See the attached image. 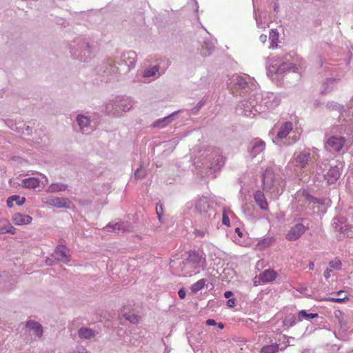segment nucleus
Segmentation results:
<instances>
[{
	"mask_svg": "<svg viewBox=\"0 0 353 353\" xmlns=\"http://www.w3.org/2000/svg\"><path fill=\"white\" fill-rule=\"evenodd\" d=\"M306 230V227L301 223L292 226L286 234V239L289 241H295L299 239Z\"/></svg>",
	"mask_w": 353,
	"mask_h": 353,
	"instance_id": "obj_20",
	"label": "nucleus"
},
{
	"mask_svg": "<svg viewBox=\"0 0 353 353\" xmlns=\"http://www.w3.org/2000/svg\"><path fill=\"white\" fill-rule=\"evenodd\" d=\"M255 19L256 22V25L258 28L263 29L265 28L268 25L266 22H262L261 19V17H258L256 15H255Z\"/></svg>",
	"mask_w": 353,
	"mask_h": 353,
	"instance_id": "obj_49",
	"label": "nucleus"
},
{
	"mask_svg": "<svg viewBox=\"0 0 353 353\" xmlns=\"http://www.w3.org/2000/svg\"><path fill=\"white\" fill-rule=\"evenodd\" d=\"M344 168V162L339 160H333L329 163L323 161L316 163V171L314 178L319 182L322 181V185L334 184Z\"/></svg>",
	"mask_w": 353,
	"mask_h": 353,
	"instance_id": "obj_3",
	"label": "nucleus"
},
{
	"mask_svg": "<svg viewBox=\"0 0 353 353\" xmlns=\"http://www.w3.org/2000/svg\"><path fill=\"white\" fill-rule=\"evenodd\" d=\"M252 97L251 101L245 99L236 106L238 114L246 117H254L256 113L275 109L281 101L280 94L270 92H261L258 88L253 90Z\"/></svg>",
	"mask_w": 353,
	"mask_h": 353,
	"instance_id": "obj_1",
	"label": "nucleus"
},
{
	"mask_svg": "<svg viewBox=\"0 0 353 353\" xmlns=\"http://www.w3.org/2000/svg\"><path fill=\"white\" fill-rule=\"evenodd\" d=\"M123 316L126 320L132 323H137L139 321V316L134 314H125Z\"/></svg>",
	"mask_w": 353,
	"mask_h": 353,
	"instance_id": "obj_46",
	"label": "nucleus"
},
{
	"mask_svg": "<svg viewBox=\"0 0 353 353\" xmlns=\"http://www.w3.org/2000/svg\"><path fill=\"white\" fill-rule=\"evenodd\" d=\"M186 207L189 209L194 208V212L205 221H211L216 216V212L206 196L197 198L194 203H187Z\"/></svg>",
	"mask_w": 353,
	"mask_h": 353,
	"instance_id": "obj_10",
	"label": "nucleus"
},
{
	"mask_svg": "<svg viewBox=\"0 0 353 353\" xmlns=\"http://www.w3.org/2000/svg\"><path fill=\"white\" fill-rule=\"evenodd\" d=\"M26 327L30 330L34 331V334L38 336L41 337L43 334V327L40 323L34 321H28L26 323Z\"/></svg>",
	"mask_w": 353,
	"mask_h": 353,
	"instance_id": "obj_33",
	"label": "nucleus"
},
{
	"mask_svg": "<svg viewBox=\"0 0 353 353\" xmlns=\"http://www.w3.org/2000/svg\"><path fill=\"white\" fill-rule=\"evenodd\" d=\"M233 295V292L232 291H226L224 293V296L225 298L226 299H229L230 297H231Z\"/></svg>",
	"mask_w": 353,
	"mask_h": 353,
	"instance_id": "obj_62",
	"label": "nucleus"
},
{
	"mask_svg": "<svg viewBox=\"0 0 353 353\" xmlns=\"http://www.w3.org/2000/svg\"><path fill=\"white\" fill-rule=\"evenodd\" d=\"M327 108L330 110H341V105L339 104L338 103L334 102V101H330L326 105Z\"/></svg>",
	"mask_w": 353,
	"mask_h": 353,
	"instance_id": "obj_48",
	"label": "nucleus"
},
{
	"mask_svg": "<svg viewBox=\"0 0 353 353\" xmlns=\"http://www.w3.org/2000/svg\"><path fill=\"white\" fill-rule=\"evenodd\" d=\"M203 159L202 165L203 168L208 170L207 174L215 177V173L219 171L225 163V158L219 148H209L202 154Z\"/></svg>",
	"mask_w": 353,
	"mask_h": 353,
	"instance_id": "obj_7",
	"label": "nucleus"
},
{
	"mask_svg": "<svg viewBox=\"0 0 353 353\" xmlns=\"http://www.w3.org/2000/svg\"><path fill=\"white\" fill-rule=\"evenodd\" d=\"M285 185L284 179L275 174L271 169H267L263 174V188L273 199H277L283 192Z\"/></svg>",
	"mask_w": 353,
	"mask_h": 353,
	"instance_id": "obj_6",
	"label": "nucleus"
},
{
	"mask_svg": "<svg viewBox=\"0 0 353 353\" xmlns=\"http://www.w3.org/2000/svg\"><path fill=\"white\" fill-rule=\"evenodd\" d=\"M227 83L228 88L234 94H239L243 98L237 106L245 99L251 101L253 90L258 88L256 83L252 82L249 77H244L238 74H234L229 77Z\"/></svg>",
	"mask_w": 353,
	"mask_h": 353,
	"instance_id": "obj_4",
	"label": "nucleus"
},
{
	"mask_svg": "<svg viewBox=\"0 0 353 353\" xmlns=\"http://www.w3.org/2000/svg\"><path fill=\"white\" fill-rule=\"evenodd\" d=\"M293 129V124L290 121H286L283 123L277 133L276 137L274 139V142L276 143H279L280 139H283L287 137V136L290 134V132Z\"/></svg>",
	"mask_w": 353,
	"mask_h": 353,
	"instance_id": "obj_24",
	"label": "nucleus"
},
{
	"mask_svg": "<svg viewBox=\"0 0 353 353\" xmlns=\"http://www.w3.org/2000/svg\"><path fill=\"white\" fill-rule=\"evenodd\" d=\"M68 188V185L62 183H53L50 184L46 190L48 193H56L63 192Z\"/></svg>",
	"mask_w": 353,
	"mask_h": 353,
	"instance_id": "obj_36",
	"label": "nucleus"
},
{
	"mask_svg": "<svg viewBox=\"0 0 353 353\" xmlns=\"http://www.w3.org/2000/svg\"><path fill=\"white\" fill-rule=\"evenodd\" d=\"M259 40L261 43H265L267 41V36L265 34H261L259 37Z\"/></svg>",
	"mask_w": 353,
	"mask_h": 353,
	"instance_id": "obj_61",
	"label": "nucleus"
},
{
	"mask_svg": "<svg viewBox=\"0 0 353 353\" xmlns=\"http://www.w3.org/2000/svg\"><path fill=\"white\" fill-rule=\"evenodd\" d=\"M332 272V270L331 268H327L324 272L323 276L326 280H328L331 276V272Z\"/></svg>",
	"mask_w": 353,
	"mask_h": 353,
	"instance_id": "obj_53",
	"label": "nucleus"
},
{
	"mask_svg": "<svg viewBox=\"0 0 353 353\" xmlns=\"http://www.w3.org/2000/svg\"><path fill=\"white\" fill-rule=\"evenodd\" d=\"M46 263H47V265H52L54 264V263H53V260H52V259H48L46 260Z\"/></svg>",
	"mask_w": 353,
	"mask_h": 353,
	"instance_id": "obj_64",
	"label": "nucleus"
},
{
	"mask_svg": "<svg viewBox=\"0 0 353 353\" xmlns=\"http://www.w3.org/2000/svg\"><path fill=\"white\" fill-rule=\"evenodd\" d=\"M279 58L276 56H270L268 58L266 61L267 74L272 76L273 74L281 75L286 71L292 70L296 72L297 68L296 63H288L284 61L279 63Z\"/></svg>",
	"mask_w": 353,
	"mask_h": 353,
	"instance_id": "obj_11",
	"label": "nucleus"
},
{
	"mask_svg": "<svg viewBox=\"0 0 353 353\" xmlns=\"http://www.w3.org/2000/svg\"><path fill=\"white\" fill-rule=\"evenodd\" d=\"M7 206L10 208L14 206V199H12V196L7 199Z\"/></svg>",
	"mask_w": 353,
	"mask_h": 353,
	"instance_id": "obj_56",
	"label": "nucleus"
},
{
	"mask_svg": "<svg viewBox=\"0 0 353 353\" xmlns=\"http://www.w3.org/2000/svg\"><path fill=\"white\" fill-rule=\"evenodd\" d=\"M205 281L203 279H201L199 281H198L197 282L194 283L192 285V291L194 292H197L199 291H200L201 290H202L205 285Z\"/></svg>",
	"mask_w": 353,
	"mask_h": 353,
	"instance_id": "obj_44",
	"label": "nucleus"
},
{
	"mask_svg": "<svg viewBox=\"0 0 353 353\" xmlns=\"http://www.w3.org/2000/svg\"><path fill=\"white\" fill-rule=\"evenodd\" d=\"M38 174L41 178L32 176L22 179L20 184L21 186L24 188L32 190L39 188V190L41 188H44L47 184H48V179L43 174L38 173Z\"/></svg>",
	"mask_w": 353,
	"mask_h": 353,
	"instance_id": "obj_13",
	"label": "nucleus"
},
{
	"mask_svg": "<svg viewBox=\"0 0 353 353\" xmlns=\"http://www.w3.org/2000/svg\"><path fill=\"white\" fill-rule=\"evenodd\" d=\"M156 212L158 216V219L161 221V215L163 212V206L161 204H157L156 207Z\"/></svg>",
	"mask_w": 353,
	"mask_h": 353,
	"instance_id": "obj_50",
	"label": "nucleus"
},
{
	"mask_svg": "<svg viewBox=\"0 0 353 353\" xmlns=\"http://www.w3.org/2000/svg\"><path fill=\"white\" fill-rule=\"evenodd\" d=\"M216 39H206L204 41L201 54L203 56L207 57L212 54L214 50Z\"/></svg>",
	"mask_w": 353,
	"mask_h": 353,
	"instance_id": "obj_32",
	"label": "nucleus"
},
{
	"mask_svg": "<svg viewBox=\"0 0 353 353\" xmlns=\"http://www.w3.org/2000/svg\"><path fill=\"white\" fill-rule=\"evenodd\" d=\"M132 105V100L130 97L117 96L105 104L104 111L108 115L119 117L123 112H128Z\"/></svg>",
	"mask_w": 353,
	"mask_h": 353,
	"instance_id": "obj_8",
	"label": "nucleus"
},
{
	"mask_svg": "<svg viewBox=\"0 0 353 353\" xmlns=\"http://www.w3.org/2000/svg\"><path fill=\"white\" fill-rule=\"evenodd\" d=\"M146 174V171L141 166L137 168L134 172V178L135 179H139L144 177Z\"/></svg>",
	"mask_w": 353,
	"mask_h": 353,
	"instance_id": "obj_45",
	"label": "nucleus"
},
{
	"mask_svg": "<svg viewBox=\"0 0 353 353\" xmlns=\"http://www.w3.org/2000/svg\"><path fill=\"white\" fill-rule=\"evenodd\" d=\"M265 148V143L261 139H254L250 143V154L254 158L263 152Z\"/></svg>",
	"mask_w": 353,
	"mask_h": 353,
	"instance_id": "obj_25",
	"label": "nucleus"
},
{
	"mask_svg": "<svg viewBox=\"0 0 353 353\" xmlns=\"http://www.w3.org/2000/svg\"><path fill=\"white\" fill-rule=\"evenodd\" d=\"M70 52L73 59L86 62L94 56L95 47L83 37H77L70 43Z\"/></svg>",
	"mask_w": 353,
	"mask_h": 353,
	"instance_id": "obj_5",
	"label": "nucleus"
},
{
	"mask_svg": "<svg viewBox=\"0 0 353 353\" xmlns=\"http://www.w3.org/2000/svg\"><path fill=\"white\" fill-rule=\"evenodd\" d=\"M317 316H318L317 313H307L305 310H301L298 313L297 318H298V321H301L303 319L310 320L312 319L316 318Z\"/></svg>",
	"mask_w": 353,
	"mask_h": 353,
	"instance_id": "obj_39",
	"label": "nucleus"
},
{
	"mask_svg": "<svg viewBox=\"0 0 353 353\" xmlns=\"http://www.w3.org/2000/svg\"><path fill=\"white\" fill-rule=\"evenodd\" d=\"M277 273L272 269H268L260 273L259 279L263 283H269L274 281L276 278Z\"/></svg>",
	"mask_w": 353,
	"mask_h": 353,
	"instance_id": "obj_30",
	"label": "nucleus"
},
{
	"mask_svg": "<svg viewBox=\"0 0 353 353\" xmlns=\"http://www.w3.org/2000/svg\"><path fill=\"white\" fill-rule=\"evenodd\" d=\"M223 223L226 225L230 224V219L224 213L223 214Z\"/></svg>",
	"mask_w": 353,
	"mask_h": 353,
	"instance_id": "obj_59",
	"label": "nucleus"
},
{
	"mask_svg": "<svg viewBox=\"0 0 353 353\" xmlns=\"http://www.w3.org/2000/svg\"><path fill=\"white\" fill-rule=\"evenodd\" d=\"M297 321H299L297 316L290 314L285 318L283 323L285 325L292 327L294 325Z\"/></svg>",
	"mask_w": 353,
	"mask_h": 353,
	"instance_id": "obj_42",
	"label": "nucleus"
},
{
	"mask_svg": "<svg viewBox=\"0 0 353 353\" xmlns=\"http://www.w3.org/2000/svg\"><path fill=\"white\" fill-rule=\"evenodd\" d=\"M298 204L301 207L313 210L315 212V208H319L320 205L324 204L325 201L312 196L307 190H303L297 194Z\"/></svg>",
	"mask_w": 353,
	"mask_h": 353,
	"instance_id": "obj_12",
	"label": "nucleus"
},
{
	"mask_svg": "<svg viewBox=\"0 0 353 353\" xmlns=\"http://www.w3.org/2000/svg\"><path fill=\"white\" fill-rule=\"evenodd\" d=\"M162 72H160V67L158 65L148 67L145 68L142 72V77L145 79L144 81L138 79L140 82H150L152 80L157 79L161 75Z\"/></svg>",
	"mask_w": 353,
	"mask_h": 353,
	"instance_id": "obj_17",
	"label": "nucleus"
},
{
	"mask_svg": "<svg viewBox=\"0 0 353 353\" xmlns=\"http://www.w3.org/2000/svg\"><path fill=\"white\" fill-rule=\"evenodd\" d=\"M205 103V101L201 100L196 105L192 110V112L193 114H196L201 108L202 106H203Z\"/></svg>",
	"mask_w": 353,
	"mask_h": 353,
	"instance_id": "obj_51",
	"label": "nucleus"
},
{
	"mask_svg": "<svg viewBox=\"0 0 353 353\" xmlns=\"http://www.w3.org/2000/svg\"><path fill=\"white\" fill-rule=\"evenodd\" d=\"M206 324L209 326H213L215 325L216 323L214 319H208L206 321Z\"/></svg>",
	"mask_w": 353,
	"mask_h": 353,
	"instance_id": "obj_60",
	"label": "nucleus"
},
{
	"mask_svg": "<svg viewBox=\"0 0 353 353\" xmlns=\"http://www.w3.org/2000/svg\"><path fill=\"white\" fill-rule=\"evenodd\" d=\"M205 254L197 251L190 252L188 258L181 265V275L183 276H192L196 274L195 270L205 266Z\"/></svg>",
	"mask_w": 353,
	"mask_h": 353,
	"instance_id": "obj_9",
	"label": "nucleus"
},
{
	"mask_svg": "<svg viewBox=\"0 0 353 353\" xmlns=\"http://www.w3.org/2000/svg\"><path fill=\"white\" fill-rule=\"evenodd\" d=\"M336 132L340 134V136L346 137L347 141H353V121H347L336 127Z\"/></svg>",
	"mask_w": 353,
	"mask_h": 353,
	"instance_id": "obj_19",
	"label": "nucleus"
},
{
	"mask_svg": "<svg viewBox=\"0 0 353 353\" xmlns=\"http://www.w3.org/2000/svg\"><path fill=\"white\" fill-rule=\"evenodd\" d=\"M105 229L107 232H112L119 234L120 233L130 231L131 229V225L127 221H121L109 224L105 228Z\"/></svg>",
	"mask_w": 353,
	"mask_h": 353,
	"instance_id": "obj_21",
	"label": "nucleus"
},
{
	"mask_svg": "<svg viewBox=\"0 0 353 353\" xmlns=\"http://www.w3.org/2000/svg\"><path fill=\"white\" fill-rule=\"evenodd\" d=\"M254 198L261 210H265L268 209V204L263 192L257 190L254 194Z\"/></svg>",
	"mask_w": 353,
	"mask_h": 353,
	"instance_id": "obj_31",
	"label": "nucleus"
},
{
	"mask_svg": "<svg viewBox=\"0 0 353 353\" xmlns=\"http://www.w3.org/2000/svg\"><path fill=\"white\" fill-rule=\"evenodd\" d=\"M288 345H285L283 347L279 348V345L276 343H272L270 345H266L263 346L260 350V353H277L279 350H283Z\"/></svg>",
	"mask_w": 353,
	"mask_h": 353,
	"instance_id": "obj_35",
	"label": "nucleus"
},
{
	"mask_svg": "<svg viewBox=\"0 0 353 353\" xmlns=\"http://www.w3.org/2000/svg\"><path fill=\"white\" fill-rule=\"evenodd\" d=\"M119 64H124L127 66V70H129L134 67L137 61V54L134 51H129L124 52L121 54L120 58Z\"/></svg>",
	"mask_w": 353,
	"mask_h": 353,
	"instance_id": "obj_23",
	"label": "nucleus"
},
{
	"mask_svg": "<svg viewBox=\"0 0 353 353\" xmlns=\"http://www.w3.org/2000/svg\"><path fill=\"white\" fill-rule=\"evenodd\" d=\"M103 67L105 69L103 71V74L107 77L111 76L118 71V68L115 65H112L110 63H105Z\"/></svg>",
	"mask_w": 353,
	"mask_h": 353,
	"instance_id": "obj_40",
	"label": "nucleus"
},
{
	"mask_svg": "<svg viewBox=\"0 0 353 353\" xmlns=\"http://www.w3.org/2000/svg\"><path fill=\"white\" fill-rule=\"evenodd\" d=\"M332 227L335 231L341 234H345L349 230V226L346 223V219L343 216L335 217L333 219Z\"/></svg>",
	"mask_w": 353,
	"mask_h": 353,
	"instance_id": "obj_27",
	"label": "nucleus"
},
{
	"mask_svg": "<svg viewBox=\"0 0 353 353\" xmlns=\"http://www.w3.org/2000/svg\"><path fill=\"white\" fill-rule=\"evenodd\" d=\"M43 202L57 208L70 209L72 206L71 201L68 198L63 197L50 196L43 199Z\"/></svg>",
	"mask_w": 353,
	"mask_h": 353,
	"instance_id": "obj_15",
	"label": "nucleus"
},
{
	"mask_svg": "<svg viewBox=\"0 0 353 353\" xmlns=\"http://www.w3.org/2000/svg\"><path fill=\"white\" fill-rule=\"evenodd\" d=\"M12 199H14V201L19 206L22 205L25 203V201H26V198L25 197H21L19 195H12Z\"/></svg>",
	"mask_w": 353,
	"mask_h": 353,
	"instance_id": "obj_47",
	"label": "nucleus"
},
{
	"mask_svg": "<svg viewBox=\"0 0 353 353\" xmlns=\"http://www.w3.org/2000/svg\"><path fill=\"white\" fill-rule=\"evenodd\" d=\"M347 142L346 137L343 136L332 135L329 137L325 142V147L330 152H339L342 151Z\"/></svg>",
	"mask_w": 353,
	"mask_h": 353,
	"instance_id": "obj_14",
	"label": "nucleus"
},
{
	"mask_svg": "<svg viewBox=\"0 0 353 353\" xmlns=\"http://www.w3.org/2000/svg\"><path fill=\"white\" fill-rule=\"evenodd\" d=\"M236 305V299H230L227 301V305L230 307H234Z\"/></svg>",
	"mask_w": 353,
	"mask_h": 353,
	"instance_id": "obj_55",
	"label": "nucleus"
},
{
	"mask_svg": "<svg viewBox=\"0 0 353 353\" xmlns=\"http://www.w3.org/2000/svg\"><path fill=\"white\" fill-rule=\"evenodd\" d=\"M12 220L15 225H23L30 223L32 221V218L29 215L16 213L12 216Z\"/></svg>",
	"mask_w": 353,
	"mask_h": 353,
	"instance_id": "obj_29",
	"label": "nucleus"
},
{
	"mask_svg": "<svg viewBox=\"0 0 353 353\" xmlns=\"http://www.w3.org/2000/svg\"><path fill=\"white\" fill-rule=\"evenodd\" d=\"M178 294L180 299H183L185 297L186 293L183 289H180L178 292Z\"/></svg>",
	"mask_w": 353,
	"mask_h": 353,
	"instance_id": "obj_58",
	"label": "nucleus"
},
{
	"mask_svg": "<svg viewBox=\"0 0 353 353\" xmlns=\"http://www.w3.org/2000/svg\"><path fill=\"white\" fill-rule=\"evenodd\" d=\"M73 353H89V352L83 347H78Z\"/></svg>",
	"mask_w": 353,
	"mask_h": 353,
	"instance_id": "obj_54",
	"label": "nucleus"
},
{
	"mask_svg": "<svg viewBox=\"0 0 353 353\" xmlns=\"http://www.w3.org/2000/svg\"><path fill=\"white\" fill-rule=\"evenodd\" d=\"M64 245H58L52 253V256L57 261L67 263L70 261V256L66 253Z\"/></svg>",
	"mask_w": 353,
	"mask_h": 353,
	"instance_id": "obj_26",
	"label": "nucleus"
},
{
	"mask_svg": "<svg viewBox=\"0 0 353 353\" xmlns=\"http://www.w3.org/2000/svg\"><path fill=\"white\" fill-rule=\"evenodd\" d=\"M341 267L342 263L338 258H336L334 260L329 262V268L332 270H340Z\"/></svg>",
	"mask_w": 353,
	"mask_h": 353,
	"instance_id": "obj_43",
	"label": "nucleus"
},
{
	"mask_svg": "<svg viewBox=\"0 0 353 353\" xmlns=\"http://www.w3.org/2000/svg\"><path fill=\"white\" fill-rule=\"evenodd\" d=\"M5 123L11 130L18 133L25 135H30L31 134L32 128L22 121L8 119L5 120Z\"/></svg>",
	"mask_w": 353,
	"mask_h": 353,
	"instance_id": "obj_16",
	"label": "nucleus"
},
{
	"mask_svg": "<svg viewBox=\"0 0 353 353\" xmlns=\"http://www.w3.org/2000/svg\"><path fill=\"white\" fill-rule=\"evenodd\" d=\"M279 39V33L276 30L272 29L270 32V39L271 40V45L270 48H275L277 46V41Z\"/></svg>",
	"mask_w": 353,
	"mask_h": 353,
	"instance_id": "obj_41",
	"label": "nucleus"
},
{
	"mask_svg": "<svg viewBox=\"0 0 353 353\" xmlns=\"http://www.w3.org/2000/svg\"><path fill=\"white\" fill-rule=\"evenodd\" d=\"M348 112L350 114H352L350 120L353 119V97L350 101V107L349 108Z\"/></svg>",
	"mask_w": 353,
	"mask_h": 353,
	"instance_id": "obj_57",
	"label": "nucleus"
},
{
	"mask_svg": "<svg viewBox=\"0 0 353 353\" xmlns=\"http://www.w3.org/2000/svg\"><path fill=\"white\" fill-rule=\"evenodd\" d=\"M78 334L81 339H90L95 336L96 332L90 328L82 327L79 330Z\"/></svg>",
	"mask_w": 353,
	"mask_h": 353,
	"instance_id": "obj_37",
	"label": "nucleus"
},
{
	"mask_svg": "<svg viewBox=\"0 0 353 353\" xmlns=\"http://www.w3.org/2000/svg\"><path fill=\"white\" fill-rule=\"evenodd\" d=\"M340 81V78H327L321 85V93L323 94L330 93L337 88Z\"/></svg>",
	"mask_w": 353,
	"mask_h": 353,
	"instance_id": "obj_22",
	"label": "nucleus"
},
{
	"mask_svg": "<svg viewBox=\"0 0 353 353\" xmlns=\"http://www.w3.org/2000/svg\"><path fill=\"white\" fill-rule=\"evenodd\" d=\"M179 112V111H175V112L171 113L170 114H169L167 117H165L163 118L159 119L156 120L152 123V127L153 128H165V126H167L169 123H170L173 121L174 117Z\"/></svg>",
	"mask_w": 353,
	"mask_h": 353,
	"instance_id": "obj_28",
	"label": "nucleus"
},
{
	"mask_svg": "<svg viewBox=\"0 0 353 353\" xmlns=\"http://www.w3.org/2000/svg\"><path fill=\"white\" fill-rule=\"evenodd\" d=\"M319 151L317 148H313L312 150H305L294 153L285 167V174L292 179L301 180L305 171L308 170L310 173L314 174L316 171L314 163L319 158Z\"/></svg>",
	"mask_w": 353,
	"mask_h": 353,
	"instance_id": "obj_2",
	"label": "nucleus"
},
{
	"mask_svg": "<svg viewBox=\"0 0 353 353\" xmlns=\"http://www.w3.org/2000/svg\"><path fill=\"white\" fill-rule=\"evenodd\" d=\"M179 139L178 138H174L173 140L170 141L169 143L176 145L179 143Z\"/></svg>",
	"mask_w": 353,
	"mask_h": 353,
	"instance_id": "obj_63",
	"label": "nucleus"
},
{
	"mask_svg": "<svg viewBox=\"0 0 353 353\" xmlns=\"http://www.w3.org/2000/svg\"><path fill=\"white\" fill-rule=\"evenodd\" d=\"M348 298L347 296L344 298H330L329 300L334 303H342L345 302V300H347Z\"/></svg>",
	"mask_w": 353,
	"mask_h": 353,
	"instance_id": "obj_52",
	"label": "nucleus"
},
{
	"mask_svg": "<svg viewBox=\"0 0 353 353\" xmlns=\"http://www.w3.org/2000/svg\"><path fill=\"white\" fill-rule=\"evenodd\" d=\"M4 225H0V234L6 233L15 234V228L8 221Z\"/></svg>",
	"mask_w": 353,
	"mask_h": 353,
	"instance_id": "obj_38",
	"label": "nucleus"
},
{
	"mask_svg": "<svg viewBox=\"0 0 353 353\" xmlns=\"http://www.w3.org/2000/svg\"><path fill=\"white\" fill-rule=\"evenodd\" d=\"M203 224L201 226V228H195L194 230V234L196 236L199 238H203L206 234H208L210 223L211 221H205L202 220Z\"/></svg>",
	"mask_w": 353,
	"mask_h": 353,
	"instance_id": "obj_34",
	"label": "nucleus"
},
{
	"mask_svg": "<svg viewBox=\"0 0 353 353\" xmlns=\"http://www.w3.org/2000/svg\"><path fill=\"white\" fill-rule=\"evenodd\" d=\"M77 122L80 130L84 134H89L94 128V125L90 118L85 115L79 114L77 117Z\"/></svg>",
	"mask_w": 353,
	"mask_h": 353,
	"instance_id": "obj_18",
	"label": "nucleus"
}]
</instances>
